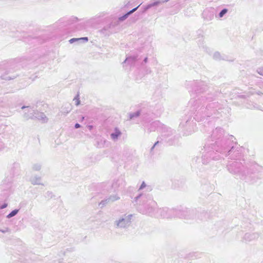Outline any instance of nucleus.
<instances>
[{"label": "nucleus", "mask_w": 263, "mask_h": 263, "mask_svg": "<svg viewBox=\"0 0 263 263\" xmlns=\"http://www.w3.org/2000/svg\"><path fill=\"white\" fill-rule=\"evenodd\" d=\"M121 134V133L118 130V129H116V131H115V133H113L111 135V138L113 139H116L118 138V137Z\"/></svg>", "instance_id": "obj_1"}, {"label": "nucleus", "mask_w": 263, "mask_h": 263, "mask_svg": "<svg viewBox=\"0 0 263 263\" xmlns=\"http://www.w3.org/2000/svg\"><path fill=\"white\" fill-rule=\"evenodd\" d=\"M18 212V210H15L12 211L9 214L7 215L8 218H10L15 215Z\"/></svg>", "instance_id": "obj_2"}, {"label": "nucleus", "mask_w": 263, "mask_h": 263, "mask_svg": "<svg viewBox=\"0 0 263 263\" xmlns=\"http://www.w3.org/2000/svg\"><path fill=\"white\" fill-rule=\"evenodd\" d=\"M80 39H83V40H85L86 41H88V39L87 37H83V38H81V39H75V38H73V39H71V40H70L69 42L72 43H73L74 41H77L78 40H80Z\"/></svg>", "instance_id": "obj_3"}, {"label": "nucleus", "mask_w": 263, "mask_h": 263, "mask_svg": "<svg viewBox=\"0 0 263 263\" xmlns=\"http://www.w3.org/2000/svg\"><path fill=\"white\" fill-rule=\"evenodd\" d=\"M227 12V10L226 9H223L219 13V16L222 17L223 15L226 14Z\"/></svg>", "instance_id": "obj_4"}, {"label": "nucleus", "mask_w": 263, "mask_h": 263, "mask_svg": "<svg viewBox=\"0 0 263 263\" xmlns=\"http://www.w3.org/2000/svg\"><path fill=\"white\" fill-rule=\"evenodd\" d=\"M7 206V204H3L1 208L0 209H4V208H5L6 206Z\"/></svg>", "instance_id": "obj_5"}, {"label": "nucleus", "mask_w": 263, "mask_h": 263, "mask_svg": "<svg viewBox=\"0 0 263 263\" xmlns=\"http://www.w3.org/2000/svg\"><path fill=\"white\" fill-rule=\"evenodd\" d=\"M137 8H138V7L135 8L133 9V10H131V11L128 13V14L134 12V11L137 9Z\"/></svg>", "instance_id": "obj_6"}, {"label": "nucleus", "mask_w": 263, "mask_h": 263, "mask_svg": "<svg viewBox=\"0 0 263 263\" xmlns=\"http://www.w3.org/2000/svg\"><path fill=\"white\" fill-rule=\"evenodd\" d=\"M80 127V124H78V123L76 124V125H75V127H76V128H79Z\"/></svg>", "instance_id": "obj_7"}]
</instances>
